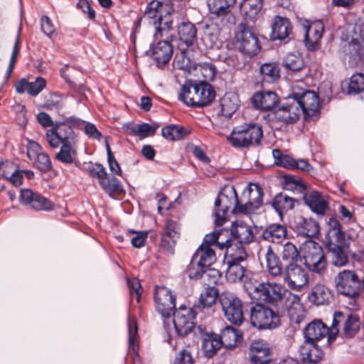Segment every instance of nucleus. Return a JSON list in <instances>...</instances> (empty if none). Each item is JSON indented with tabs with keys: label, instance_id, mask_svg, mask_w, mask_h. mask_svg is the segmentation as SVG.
I'll list each match as a JSON object with an SVG mask.
<instances>
[{
	"label": "nucleus",
	"instance_id": "obj_12",
	"mask_svg": "<svg viewBox=\"0 0 364 364\" xmlns=\"http://www.w3.org/2000/svg\"><path fill=\"white\" fill-rule=\"evenodd\" d=\"M336 289L338 294L355 299L359 296L364 284L355 272L343 270L335 277Z\"/></svg>",
	"mask_w": 364,
	"mask_h": 364
},
{
	"label": "nucleus",
	"instance_id": "obj_49",
	"mask_svg": "<svg viewBox=\"0 0 364 364\" xmlns=\"http://www.w3.org/2000/svg\"><path fill=\"white\" fill-rule=\"evenodd\" d=\"M262 0H242L240 9L246 17L254 18L262 9Z\"/></svg>",
	"mask_w": 364,
	"mask_h": 364
},
{
	"label": "nucleus",
	"instance_id": "obj_11",
	"mask_svg": "<svg viewBox=\"0 0 364 364\" xmlns=\"http://www.w3.org/2000/svg\"><path fill=\"white\" fill-rule=\"evenodd\" d=\"M219 302L224 316L230 323L239 326L244 322L243 304L235 294L229 291L222 292Z\"/></svg>",
	"mask_w": 364,
	"mask_h": 364
},
{
	"label": "nucleus",
	"instance_id": "obj_56",
	"mask_svg": "<svg viewBox=\"0 0 364 364\" xmlns=\"http://www.w3.org/2000/svg\"><path fill=\"white\" fill-rule=\"evenodd\" d=\"M360 319L357 316L350 314L345 321L343 333L347 337H353L360 328Z\"/></svg>",
	"mask_w": 364,
	"mask_h": 364
},
{
	"label": "nucleus",
	"instance_id": "obj_32",
	"mask_svg": "<svg viewBox=\"0 0 364 364\" xmlns=\"http://www.w3.org/2000/svg\"><path fill=\"white\" fill-rule=\"evenodd\" d=\"M287 235V230L284 225L272 223L263 230L261 237L267 242L279 244L285 240Z\"/></svg>",
	"mask_w": 364,
	"mask_h": 364
},
{
	"label": "nucleus",
	"instance_id": "obj_25",
	"mask_svg": "<svg viewBox=\"0 0 364 364\" xmlns=\"http://www.w3.org/2000/svg\"><path fill=\"white\" fill-rule=\"evenodd\" d=\"M279 96L272 91L264 90L253 95L252 103L258 109L272 110L279 105Z\"/></svg>",
	"mask_w": 364,
	"mask_h": 364
},
{
	"label": "nucleus",
	"instance_id": "obj_4",
	"mask_svg": "<svg viewBox=\"0 0 364 364\" xmlns=\"http://www.w3.org/2000/svg\"><path fill=\"white\" fill-rule=\"evenodd\" d=\"M164 4L159 1H151L145 9L143 18L149 23L154 25L155 32L154 38L158 40L166 36L172 28L173 20L170 11H165Z\"/></svg>",
	"mask_w": 364,
	"mask_h": 364
},
{
	"label": "nucleus",
	"instance_id": "obj_17",
	"mask_svg": "<svg viewBox=\"0 0 364 364\" xmlns=\"http://www.w3.org/2000/svg\"><path fill=\"white\" fill-rule=\"evenodd\" d=\"M236 38L239 44V50L242 54L252 57L260 51L261 47L257 37L246 23L239 24Z\"/></svg>",
	"mask_w": 364,
	"mask_h": 364
},
{
	"label": "nucleus",
	"instance_id": "obj_40",
	"mask_svg": "<svg viewBox=\"0 0 364 364\" xmlns=\"http://www.w3.org/2000/svg\"><path fill=\"white\" fill-rule=\"evenodd\" d=\"M231 235L233 241H236L237 244H248L254 239V235L251 228L245 224L232 223L231 230Z\"/></svg>",
	"mask_w": 364,
	"mask_h": 364
},
{
	"label": "nucleus",
	"instance_id": "obj_63",
	"mask_svg": "<svg viewBox=\"0 0 364 364\" xmlns=\"http://www.w3.org/2000/svg\"><path fill=\"white\" fill-rule=\"evenodd\" d=\"M37 120L42 127H50V129L54 128L57 124L66 123V117L63 121L53 122L50 115L45 112H41L37 114Z\"/></svg>",
	"mask_w": 364,
	"mask_h": 364
},
{
	"label": "nucleus",
	"instance_id": "obj_1",
	"mask_svg": "<svg viewBox=\"0 0 364 364\" xmlns=\"http://www.w3.org/2000/svg\"><path fill=\"white\" fill-rule=\"evenodd\" d=\"M45 140L52 149L60 148L55 159L63 164H73L77 161V135L66 124H57L48 129Z\"/></svg>",
	"mask_w": 364,
	"mask_h": 364
},
{
	"label": "nucleus",
	"instance_id": "obj_28",
	"mask_svg": "<svg viewBox=\"0 0 364 364\" xmlns=\"http://www.w3.org/2000/svg\"><path fill=\"white\" fill-rule=\"evenodd\" d=\"M328 327L321 320H314L304 329V341L318 342L321 339L328 337Z\"/></svg>",
	"mask_w": 364,
	"mask_h": 364
},
{
	"label": "nucleus",
	"instance_id": "obj_51",
	"mask_svg": "<svg viewBox=\"0 0 364 364\" xmlns=\"http://www.w3.org/2000/svg\"><path fill=\"white\" fill-rule=\"evenodd\" d=\"M331 253V263L335 267H343L348 264V258L343 250V246H336L327 247Z\"/></svg>",
	"mask_w": 364,
	"mask_h": 364
},
{
	"label": "nucleus",
	"instance_id": "obj_23",
	"mask_svg": "<svg viewBox=\"0 0 364 364\" xmlns=\"http://www.w3.org/2000/svg\"><path fill=\"white\" fill-rule=\"evenodd\" d=\"M299 353L303 364H317L324 358V352L317 342L304 341L299 347Z\"/></svg>",
	"mask_w": 364,
	"mask_h": 364
},
{
	"label": "nucleus",
	"instance_id": "obj_57",
	"mask_svg": "<svg viewBox=\"0 0 364 364\" xmlns=\"http://www.w3.org/2000/svg\"><path fill=\"white\" fill-rule=\"evenodd\" d=\"M86 171L90 177L97 178L99 183L104 178L107 176L105 168L100 163L90 162L86 167Z\"/></svg>",
	"mask_w": 364,
	"mask_h": 364
},
{
	"label": "nucleus",
	"instance_id": "obj_6",
	"mask_svg": "<svg viewBox=\"0 0 364 364\" xmlns=\"http://www.w3.org/2000/svg\"><path fill=\"white\" fill-rule=\"evenodd\" d=\"M262 136V125L251 122L234 127L227 140L235 148H248L259 145Z\"/></svg>",
	"mask_w": 364,
	"mask_h": 364
},
{
	"label": "nucleus",
	"instance_id": "obj_27",
	"mask_svg": "<svg viewBox=\"0 0 364 364\" xmlns=\"http://www.w3.org/2000/svg\"><path fill=\"white\" fill-rule=\"evenodd\" d=\"M65 124L68 125L73 130H74V129L83 130L85 134L90 139H93L98 141L101 139L102 133L92 122H86L75 116H70L66 117V123Z\"/></svg>",
	"mask_w": 364,
	"mask_h": 364
},
{
	"label": "nucleus",
	"instance_id": "obj_21",
	"mask_svg": "<svg viewBox=\"0 0 364 364\" xmlns=\"http://www.w3.org/2000/svg\"><path fill=\"white\" fill-rule=\"evenodd\" d=\"M305 31L304 42L309 50L314 51L321 48V39L324 32V25L322 21L317 20L310 22L306 21L303 24Z\"/></svg>",
	"mask_w": 364,
	"mask_h": 364
},
{
	"label": "nucleus",
	"instance_id": "obj_46",
	"mask_svg": "<svg viewBox=\"0 0 364 364\" xmlns=\"http://www.w3.org/2000/svg\"><path fill=\"white\" fill-rule=\"evenodd\" d=\"M236 3V0H207V4L210 13L215 14L217 17H222L227 15L229 8Z\"/></svg>",
	"mask_w": 364,
	"mask_h": 364
},
{
	"label": "nucleus",
	"instance_id": "obj_38",
	"mask_svg": "<svg viewBox=\"0 0 364 364\" xmlns=\"http://www.w3.org/2000/svg\"><path fill=\"white\" fill-rule=\"evenodd\" d=\"M220 296L219 290L216 287H205L200 293L198 305L195 306L194 308L197 311L209 309L215 304L217 299L219 300Z\"/></svg>",
	"mask_w": 364,
	"mask_h": 364
},
{
	"label": "nucleus",
	"instance_id": "obj_18",
	"mask_svg": "<svg viewBox=\"0 0 364 364\" xmlns=\"http://www.w3.org/2000/svg\"><path fill=\"white\" fill-rule=\"evenodd\" d=\"M156 310L164 318H169L176 309V296L164 286H156L154 289Z\"/></svg>",
	"mask_w": 364,
	"mask_h": 364
},
{
	"label": "nucleus",
	"instance_id": "obj_53",
	"mask_svg": "<svg viewBox=\"0 0 364 364\" xmlns=\"http://www.w3.org/2000/svg\"><path fill=\"white\" fill-rule=\"evenodd\" d=\"M363 90H364V74L361 73L353 74L350 78L348 94L356 95Z\"/></svg>",
	"mask_w": 364,
	"mask_h": 364
},
{
	"label": "nucleus",
	"instance_id": "obj_2",
	"mask_svg": "<svg viewBox=\"0 0 364 364\" xmlns=\"http://www.w3.org/2000/svg\"><path fill=\"white\" fill-rule=\"evenodd\" d=\"M227 232L225 230H214L205 236L203 243L196 250L187 267L186 273L188 277H198V271L211 267L216 261L215 253L212 247L224 250V245L228 241L223 240V237Z\"/></svg>",
	"mask_w": 364,
	"mask_h": 364
},
{
	"label": "nucleus",
	"instance_id": "obj_26",
	"mask_svg": "<svg viewBox=\"0 0 364 364\" xmlns=\"http://www.w3.org/2000/svg\"><path fill=\"white\" fill-rule=\"evenodd\" d=\"M293 229L298 235L306 238L317 237L320 232L318 222L311 218L304 217H299L296 219Z\"/></svg>",
	"mask_w": 364,
	"mask_h": 364
},
{
	"label": "nucleus",
	"instance_id": "obj_10",
	"mask_svg": "<svg viewBox=\"0 0 364 364\" xmlns=\"http://www.w3.org/2000/svg\"><path fill=\"white\" fill-rule=\"evenodd\" d=\"M291 95L300 105L299 109L305 120L314 121L319 117L321 108L319 97L314 91L294 88Z\"/></svg>",
	"mask_w": 364,
	"mask_h": 364
},
{
	"label": "nucleus",
	"instance_id": "obj_50",
	"mask_svg": "<svg viewBox=\"0 0 364 364\" xmlns=\"http://www.w3.org/2000/svg\"><path fill=\"white\" fill-rule=\"evenodd\" d=\"M282 65L292 72H297L304 68V60L299 53H288L283 59Z\"/></svg>",
	"mask_w": 364,
	"mask_h": 364
},
{
	"label": "nucleus",
	"instance_id": "obj_39",
	"mask_svg": "<svg viewBox=\"0 0 364 364\" xmlns=\"http://www.w3.org/2000/svg\"><path fill=\"white\" fill-rule=\"evenodd\" d=\"M99 184L105 193L112 198L114 199L117 196L125 193L121 181L114 176H107V178H104Z\"/></svg>",
	"mask_w": 364,
	"mask_h": 364
},
{
	"label": "nucleus",
	"instance_id": "obj_33",
	"mask_svg": "<svg viewBox=\"0 0 364 364\" xmlns=\"http://www.w3.org/2000/svg\"><path fill=\"white\" fill-rule=\"evenodd\" d=\"M264 257L267 271L271 277L277 279L282 277L284 269L279 257L274 252L271 246L267 247L264 254Z\"/></svg>",
	"mask_w": 364,
	"mask_h": 364
},
{
	"label": "nucleus",
	"instance_id": "obj_60",
	"mask_svg": "<svg viewBox=\"0 0 364 364\" xmlns=\"http://www.w3.org/2000/svg\"><path fill=\"white\" fill-rule=\"evenodd\" d=\"M128 334H129V346L135 350V343L137 341L138 328L136 321L134 318L129 316L127 319Z\"/></svg>",
	"mask_w": 364,
	"mask_h": 364
},
{
	"label": "nucleus",
	"instance_id": "obj_64",
	"mask_svg": "<svg viewBox=\"0 0 364 364\" xmlns=\"http://www.w3.org/2000/svg\"><path fill=\"white\" fill-rule=\"evenodd\" d=\"M195 358L189 348L182 349L175 358L174 364H194Z\"/></svg>",
	"mask_w": 364,
	"mask_h": 364
},
{
	"label": "nucleus",
	"instance_id": "obj_37",
	"mask_svg": "<svg viewBox=\"0 0 364 364\" xmlns=\"http://www.w3.org/2000/svg\"><path fill=\"white\" fill-rule=\"evenodd\" d=\"M296 200L283 193H277L273 198L271 205L278 213L280 218L289 210L294 208Z\"/></svg>",
	"mask_w": 364,
	"mask_h": 364
},
{
	"label": "nucleus",
	"instance_id": "obj_43",
	"mask_svg": "<svg viewBox=\"0 0 364 364\" xmlns=\"http://www.w3.org/2000/svg\"><path fill=\"white\" fill-rule=\"evenodd\" d=\"M178 35L181 41L187 46H192L196 40V26L189 21L182 22L178 26Z\"/></svg>",
	"mask_w": 364,
	"mask_h": 364
},
{
	"label": "nucleus",
	"instance_id": "obj_41",
	"mask_svg": "<svg viewBox=\"0 0 364 364\" xmlns=\"http://www.w3.org/2000/svg\"><path fill=\"white\" fill-rule=\"evenodd\" d=\"M227 265L225 277L228 282L232 283L246 282L247 276L246 274L247 270L244 265L230 262H227Z\"/></svg>",
	"mask_w": 364,
	"mask_h": 364
},
{
	"label": "nucleus",
	"instance_id": "obj_36",
	"mask_svg": "<svg viewBox=\"0 0 364 364\" xmlns=\"http://www.w3.org/2000/svg\"><path fill=\"white\" fill-rule=\"evenodd\" d=\"M306 204L317 215H324L328 207V203L323 195L316 191H311L304 196Z\"/></svg>",
	"mask_w": 364,
	"mask_h": 364
},
{
	"label": "nucleus",
	"instance_id": "obj_22",
	"mask_svg": "<svg viewBox=\"0 0 364 364\" xmlns=\"http://www.w3.org/2000/svg\"><path fill=\"white\" fill-rule=\"evenodd\" d=\"M180 237V226L176 221L168 219L161 233L159 247L163 252L173 253L177 240Z\"/></svg>",
	"mask_w": 364,
	"mask_h": 364
},
{
	"label": "nucleus",
	"instance_id": "obj_8",
	"mask_svg": "<svg viewBox=\"0 0 364 364\" xmlns=\"http://www.w3.org/2000/svg\"><path fill=\"white\" fill-rule=\"evenodd\" d=\"M304 265L312 272L323 275L327 269V260L323 249L316 242L309 241L301 247Z\"/></svg>",
	"mask_w": 364,
	"mask_h": 364
},
{
	"label": "nucleus",
	"instance_id": "obj_9",
	"mask_svg": "<svg viewBox=\"0 0 364 364\" xmlns=\"http://www.w3.org/2000/svg\"><path fill=\"white\" fill-rule=\"evenodd\" d=\"M274 311L271 308L257 304L250 309V323L258 329H274L281 324L279 309Z\"/></svg>",
	"mask_w": 364,
	"mask_h": 364
},
{
	"label": "nucleus",
	"instance_id": "obj_14",
	"mask_svg": "<svg viewBox=\"0 0 364 364\" xmlns=\"http://www.w3.org/2000/svg\"><path fill=\"white\" fill-rule=\"evenodd\" d=\"M263 189L258 183H250L240 199L239 213L250 214L259 209L263 204Z\"/></svg>",
	"mask_w": 364,
	"mask_h": 364
},
{
	"label": "nucleus",
	"instance_id": "obj_30",
	"mask_svg": "<svg viewBox=\"0 0 364 364\" xmlns=\"http://www.w3.org/2000/svg\"><path fill=\"white\" fill-rule=\"evenodd\" d=\"M227 233L223 237V240H228V242L224 245V249H226V260L227 262L242 264L247 259V254L244 245L232 244V240L227 238Z\"/></svg>",
	"mask_w": 364,
	"mask_h": 364
},
{
	"label": "nucleus",
	"instance_id": "obj_29",
	"mask_svg": "<svg viewBox=\"0 0 364 364\" xmlns=\"http://www.w3.org/2000/svg\"><path fill=\"white\" fill-rule=\"evenodd\" d=\"M329 230L326 235V247L348 245L346 234L341 230V225L336 218H330Z\"/></svg>",
	"mask_w": 364,
	"mask_h": 364
},
{
	"label": "nucleus",
	"instance_id": "obj_20",
	"mask_svg": "<svg viewBox=\"0 0 364 364\" xmlns=\"http://www.w3.org/2000/svg\"><path fill=\"white\" fill-rule=\"evenodd\" d=\"M284 283L291 289L300 290L309 282L308 273L296 263L288 264L282 275Z\"/></svg>",
	"mask_w": 364,
	"mask_h": 364
},
{
	"label": "nucleus",
	"instance_id": "obj_34",
	"mask_svg": "<svg viewBox=\"0 0 364 364\" xmlns=\"http://www.w3.org/2000/svg\"><path fill=\"white\" fill-rule=\"evenodd\" d=\"M333 297L332 291L323 284H318L312 287L308 299L310 303L316 305H326Z\"/></svg>",
	"mask_w": 364,
	"mask_h": 364
},
{
	"label": "nucleus",
	"instance_id": "obj_19",
	"mask_svg": "<svg viewBox=\"0 0 364 364\" xmlns=\"http://www.w3.org/2000/svg\"><path fill=\"white\" fill-rule=\"evenodd\" d=\"M299 109L300 105L291 93L278 105L275 110L276 118L286 124H294L297 122L301 114Z\"/></svg>",
	"mask_w": 364,
	"mask_h": 364
},
{
	"label": "nucleus",
	"instance_id": "obj_15",
	"mask_svg": "<svg viewBox=\"0 0 364 364\" xmlns=\"http://www.w3.org/2000/svg\"><path fill=\"white\" fill-rule=\"evenodd\" d=\"M279 314H287L291 324L299 325L306 318L305 309L301 302V298L294 293L284 294L283 303L279 307Z\"/></svg>",
	"mask_w": 364,
	"mask_h": 364
},
{
	"label": "nucleus",
	"instance_id": "obj_58",
	"mask_svg": "<svg viewBox=\"0 0 364 364\" xmlns=\"http://www.w3.org/2000/svg\"><path fill=\"white\" fill-rule=\"evenodd\" d=\"M34 160L36 168L41 172L47 173L53 169L50 158L47 153L42 151Z\"/></svg>",
	"mask_w": 364,
	"mask_h": 364
},
{
	"label": "nucleus",
	"instance_id": "obj_48",
	"mask_svg": "<svg viewBox=\"0 0 364 364\" xmlns=\"http://www.w3.org/2000/svg\"><path fill=\"white\" fill-rule=\"evenodd\" d=\"M353 237H349L348 252L354 260L361 262L364 260V239L356 237V240H353Z\"/></svg>",
	"mask_w": 364,
	"mask_h": 364
},
{
	"label": "nucleus",
	"instance_id": "obj_24",
	"mask_svg": "<svg viewBox=\"0 0 364 364\" xmlns=\"http://www.w3.org/2000/svg\"><path fill=\"white\" fill-rule=\"evenodd\" d=\"M249 354L252 364H269L272 360L269 344L264 340L254 341Z\"/></svg>",
	"mask_w": 364,
	"mask_h": 364
},
{
	"label": "nucleus",
	"instance_id": "obj_45",
	"mask_svg": "<svg viewBox=\"0 0 364 364\" xmlns=\"http://www.w3.org/2000/svg\"><path fill=\"white\" fill-rule=\"evenodd\" d=\"M238 97L235 94H225L220 100V114L230 118L238 109Z\"/></svg>",
	"mask_w": 364,
	"mask_h": 364
},
{
	"label": "nucleus",
	"instance_id": "obj_52",
	"mask_svg": "<svg viewBox=\"0 0 364 364\" xmlns=\"http://www.w3.org/2000/svg\"><path fill=\"white\" fill-rule=\"evenodd\" d=\"M279 68L274 63H264L260 67V73L262 80L267 82H272L279 77Z\"/></svg>",
	"mask_w": 364,
	"mask_h": 364
},
{
	"label": "nucleus",
	"instance_id": "obj_5",
	"mask_svg": "<svg viewBox=\"0 0 364 364\" xmlns=\"http://www.w3.org/2000/svg\"><path fill=\"white\" fill-rule=\"evenodd\" d=\"M240 205L236 190L233 186H225L219 192L214 203L213 216L217 226H221L226 220L228 213H239Z\"/></svg>",
	"mask_w": 364,
	"mask_h": 364
},
{
	"label": "nucleus",
	"instance_id": "obj_42",
	"mask_svg": "<svg viewBox=\"0 0 364 364\" xmlns=\"http://www.w3.org/2000/svg\"><path fill=\"white\" fill-rule=\"evenodd\" d=\"M198 277H189L191 279H200L202 283L206 287H215L221 279V274L219 270L211 267L198 271Z\"/></svg>",
	"mask_w": 364,
	"mask_h": 364
},
{
	"label": "nucleus",
	"instance_id": "obj_62",
	"mask_svg": "<svg viewBox=\"0 0 364 364\" xmlns=\"http://www.w3.org/2000/svg\"><path fill=\"white\" fill-rule=\"evenodd\" d=\"M53 207V204L50 200L37 193L31 208L36 210L48 211L52 210Z\"/></svg>",
	"mask_w": 364,
	"mask_h": 364
},
{
	"label": "nucleus",
	"instance_id": "obj_13",
	"mask_svg": "<svg viewBox=\"0 0 364 364\" xmlns=\"http://www.w3.org/2000/svg\"><path fill=\"white\" fill-rule=\"evenodd\" d=\"M198 311L195 308L181 305L173 312V323L176 335L184 337L189 334L195 328L194 321Z\"/></svg>",
	"mask_w": 364,
	"mask_h": 364
},
{
	"label": "nucleus",
	"instance_id": "obj_55",
	"mask_svg": "<svg viewBox=\"0 0 364 364\" xmlns=\"http://www.w3.org/2000/svg\"><path fill=\"white\" fill-rule=\"evenodd\" d=\"M272 155L274 159V163L286 168L294 170V166L296 164V160L289 155L283 154L279 149H273Z\"/></svg>",
	"mask_w": 364,
	"mask_h": 364
},
{
	"label": "nucleus",
	"instance_id": "obj_54",
	"mask_svg": "<svg viewBox=\"0 0 364 364\" xmlns=\"http://www.w3.org/2000/svg\"><path fill=\"white\" fill-rule=\"evenodd\" d=\"M282 257L283 261L288 262L289 264L291 262L296 263L300 258L299 252L295 245L288 242L283 246Z\"/></svg>",
	"mask_w": 364,
	"mask_h": 364
},
{
	"label": "nucleus",
	"instance_id": "obj_31",
	"mask_svg": "<svg viewBox=\"0 0 364 364\" xmlns=\"http://www.w3.org/2000/svg\"><path fill=\"white\" fill-rule=\"evenodd\" d=\"M292 32V26L290 21L286 17L275 16L272 25L270 37L272 40L283 41L289 38Z\"/></svg>",
	"mask_w": 364,
	"mask_h": 364
},
{
	"label": "nucleus",
	"instance_id": "obj_44",
	"mask_svg": "<svg viewBox=\"0 0 364 364\" xmlns=\"http://www.w3.org/2000/svg\"><path fill=\"white\" fill-rule=\"evenodd\" d=\"M222 346L216 333H207L203 339L202 350L207 358L213 357Z\"/></svg>",
	"mask_w": 364,
	"mask_h": 364
},
{
	"label": "nucleus",
	"instance_id": "obj_16",
	"mask_svg": "<svg viewBox=\"0 0 364 364\" xmlns=\"http://www.w3.org/2000/svg\"><path fill=\"white\" fill-rule=\"evenodd\" d=\"M164 40L159 38L155 40L150 46V48L146 51L147 55L155 62L157 68H163L168 64L171 59L173 53V46L171 43L172 35L168 33V38L164 36Z\"/></svg>",
	"mask_w": 364,
	"mask_h": 364
},
{
	"label": "nucleus",
	"instance_id": "obj_3",
	"mask_svg": "<svg viewBox=\"0 0 364 364\" xmlns=\"http://www.w3.org/2000/svg\"><path fill=\"white\" fill-rule=\"evenodd\" d=\"M215 97L214 87L208 82L198 81L190 86L183 85L178 99L187 106L203 107L209 105Z\"/></svg>",
	"mask_w": 364,
	"mask_h": 364
},
{
	"label": "nucleus",
	"instance_id": "obj_61",
	"mask_svg": "<svg viewBox=\"0 0 364 364\" xmlns=\"http://www.w3.org/2000/svg\"><path fill=\"white\" fill-rule=\"evenodd\" d=\"M106 151L107 154V162L109 171L114 175L119 176H122V171L120 168V166L118 161L114 158V155L112 154L110 146L107 141H106Z\"/></svg>",
	"mask_w": 364,
	"mask_h": 364
},
{
	"label": "nucleus",
	"instance_id": "obj_35",
	"mask_svg": "<svg viewBox=\"0 0 364 364\" xmlns=\"http://www.w3.org/2000/svg\"><path fill=\"white\" fill-rule=\"evenodd\" d=\"M218 337L223 346L227 349H232L242 341V333L234 327L227 326L220 331Z\"/></svg>",
	"mask_w": 364,
	"mask_h": 364
},
{
	"label": "nucleus",
	"instance_id": "obj_7",
	"mask_svg": "<svg viewBox=\"0 0 364 364\" xmlns=\"http://www.w3.org/2000/svg\"><path fill=\"white\" fill-rule=\"evenodd\" d=\"M289 292L282 284L275 282H260L255 285L249 294L261 303L274 306L279 309L283 303L284 294Z\"/></svg>",
	"mask_w": 364,
	"mask_h": 364
},
{
	"label": "nucleus",
	"instance_id": "obj_59",
	"mask_svg": "<svg viewBox=\"0 0 364 364\" xmlns=\"http://www.w3.org/2000/svg\"><path fill=\"white\" fill-rule=\"evenodd\" d=\"M343 317L344 315L341 311H336L334 313L331 326L328 328L329 334L326 341L328 345L336 339V337L339 332L338 325L341 320L343 319Z\"/></svg>",
	"mask_w": 364,
	"mask_h": 364
},
{
	"label": "nucleus",
	"instance_id": "obj_47",
	"mask_svg": "<svg viewBox=\"0 0 364 364\" xmlns=\"http://www.w3.org/2000/svg\"><path fill=\"white\" fill-rule=\"evenodd\" d=\"M162 136L169 141H178L183 139L189 134V132L183 126L178 124H170L161 129Z\"/></svg>",
	"mask_w": 364,
	"mask_h": 364
}]
</instances>
